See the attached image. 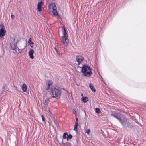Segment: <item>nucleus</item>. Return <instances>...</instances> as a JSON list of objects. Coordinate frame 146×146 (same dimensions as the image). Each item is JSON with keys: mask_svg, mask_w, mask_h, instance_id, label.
Masks as SVG:
<instances>
[{"mask_svg": "<svg viewBox=\"0 0 146 146\" xmlns=\"http://www.w3.org/2000/svg\"><path fill=\"white\" fill-rule=\"evenodd\" d=\"M81 96H83V94H81Z\"/></svg>", "mask_w": 146, "mask_h": 146, "instance_id": "36", "label": "nucleus"}, {"mask_svg": "<svg viewBox=\"0 0 146 146\" xmlns=\"http://www.w3.org/2000/svg\"><path fill=\"white\" fill-rule=\"evenodd\" d=\"M62 31L63 36L62 37V41L63 43H64V25L62 26Z\"/></svg>", "mask_w": 146, "mask_h": 146, "instance_id": "17", "label": "nucleus"}, {"mask_svg": "<svg viewBox=\"0 0 146 146\" xmlns=\"http://www.w3.org/2000/svg\"><path fill=\"white\" fill-rule=\"evenodd\" d=\"M133 126L131 125V123H129V125H128V126H127V127H126V128L127 130H129L130 129H131Z\"/></svg>", "mask_w": 146, "mask_h": 146, "instance_id": "16", "label": "nucleus"}, {"mask_svg": "<svg viewBox=\"0 0 146 146\" xmlns=\"http://www.w3.org/2000/svg\"><path fill=\"white\" fill-rule=\"evenodd\" d=\"M76 60L78 63V65L80 64L84 59L83 57L80 56H76Z\"/></svg>", "mask_w": 146, "mask_h": 146, "instance_id": "7", "label": "nucleus"}, {"mask_svg": "<svg viewBox=\"0 0 146 146\" xmlns=\"http://www.w3.org/2000/svg\"><path fill=\"white\" fill-rule=\"evenodd\" d=\"M37 10L39 12H40L41 11V7H39L37 6Z\"/></svg>", "mask_w": 146, "mask_h": 146, "instance_id": "23", "label": "nucleus"}, {"mask_svg": "<svg viewBox=\"0 0 146 146\" xmlns=\"http://www.w3.org/2000/svg\"><path fill=\"white\" fill-rule=\"evenodd\" d=\"M64 133H65V135L66 136L67 135L68 136V133L67 132Z\"/></svg>", "mask_w": 146, "mask_h": 146, "instance_id": "34", "label": "nucleus"}, {"mask_svg": "<svg viewBox=\"0 0 146 146\" xmlns=\"http://www.w3.org/2000/svg\"><path fill=\"white\" fill-rule=\"evenodd\" d=\"M64 133L63 135H62V137H63V139H64Z\"/></svg>", "mask_w": 146, "mask_h": 146, "instance_id": "35", "label": "nucleus"}, {"mask_svg": "<svg viewBox=\"0 0 146 146\" xmlns=\"http://www.w3.org/2000/svg\"><path fill=\"white\" fill-rule=\"evenodd\" d=\"M33 53V50L32 49H30L29 52V54L30 57L32 59H33L34 58Z\"/></svg>", "mask_w": 146, "mask_h": 146, "instance_id": "8", "label": "nucleus"}, {"mask_svg": "<svg viewBox=\"0 0 146 146\" xmlns=\"http://www.w3.org/2000/svg\"><path fill=\"white\" fill-rule=\"evenodd\" d=\"M51 6L52 7L53 14L54 15H57L58 14V13L56 11V8L55 5V4L54 3L52 4Z\"/></svg>", "mask_w": 146, "mask_h": 146, "instance_id": "5", "label": "nucleus"}, {"mask_svg": "<svg viewBox=\"0 0 146 146\" xmlns=\"http://www.w3.org/2000/svg\"><path fill=\"white\" fill-rule=\"evenodd\" d=\"M78 125V124H75V125L74 126V130L76 131L77 133L78 132V130H77V126Z\"/></svg>", "mask_w": 146, "mask_h": 146, "instance_id": "20", "label": "nucleus"}, {"mask_svg": "<svg viewBox=\"0 0 146 146\" xmlns=\"http://www.w3.org/2000/svg\"><path fill=\"white\" fill-rule=\"evenodd\" d=\"M89 86L90 88L93 91L95 92L96 91V90L94 88V86L92 85V84L91 83H90L89 84Z\"/></svg>", "mask_w": 146, "mask_h": 146, "instance_id": "15", "label": "nucleus"}, {"mask_svg": "<svg viewBox=\"0 0 146 146\" xmlns=\"http://www.w3.org/2000/svg\"><path fill=\"white\" fill-rule=\"evenodd\" d=\"M11 48L12 50H15L16 49V45L15 43L12 42L10 43Z\"/></svg>", "mask_w": 146, "mask_h": 146, "instance_id": "12", "label": "nucleus"}, {"mask_svg": "<svg viewBox=\"0 0 146 146\" xmlns=\"http://www.w3.org/2000/svg\"><path fill=\"white\" fill-rule=\"evenodd\" d=\"M0 27H1V28L0 29V38H1L5 35L6 31L5 29L4 26L3 24H1Z\"/></svg>", "mask_w": 146, "mask_h": 146, "instance_id": "3", "label": "nucleus"}, {"mask_svg": "<svg viewBox=\"0 0 146 146\" xmlns=\"http://www.w3.org/2000/svg\"><path fill=\"white\" fill-rule=\"evenodd\" d=\"M66 146H71V144L70 143H66L65 144Z\"/></svg>", "mask_w": 146, "mask_h": 146, "instance_id": "25", "label": "nucleus"}, {"mask_svg": "<svg viewBox=\"0 0 146 146\" xmlns=\"http://www.w3.org/2000/svg\"><path fill=\"white\" fill-rule=\"evenodd\" d=\"M67 137L65 135V133H64V139H67Z\"/></svg>", "mask_w": 146, "mask_h": 146, "instance_id": "33", "label": "nucleus"}, {"mask_svg": "<svg viewBox=\"0 0 146 146\" xmlns=\"http://www.w3.org/2000/svg\"><path fill=\"white\" fill-rule=\"evenodd\" d=\"M50 101L48 98H47L46 99L45 101V104L46 105H48L49 104Z\"/></svg>", "mask_w": 146, "mask_h": 146, "instance_id": "18", "label": "nucleus"}, {"mask_svg": "<svg viewBox=\"0 0 146 146\" xmlns=\"http://www.w3.org/2000/svg\"><path fill=\"white\" fill-rule=\"evenodd\" d=\"M11 17L12 19H15V16L13 15H11Z\"/></svg>", "mask_w": 146, "mask_h": 146, "instance_id": "27", "label": "nucleus"}, {"mask_svg": "<svg viewBox=\"0 0 146 146\" xmlns=\"http://www.w3.org/2000/svg\"><path fill=\"white\" fill-rule=\"evenodd\" d=\"M95 112L98 114H99L101 112L100 110L98 108H96L95 109Z\"/></svg>", "mask_w": 146, "mask_h": 146, "instance_id": "19", "label": "nucleus"}, {"mask_svg": "<svg viewBox=\"0 0 146 146\" xmlns=\"http://www.w3.org/2000/svg\"><path fill=\"white\" fill-rule=\"evenodd\" d=\"M32 39L31 38H30L29 39V40L28 41V43L29 44V45H30L31 46L32 48H33V44H34V43L33 42L31 41Z\"/></svg>", "mask_w": 146, "mask_h": 146, "instance_id": "10", "label": "nucleus"}, {"mask_svg": "<svg viewBox=\"0 0 146 146\" xmlns=\"http://www.w3.org/2000/svg\"><path fill=\"white\" fill-rule=\"evenodd\" d=\"M22 90L23 92H26L27 90V86L26 85L24 84L22 86Z\"/></svg>", "mask_w": 146, "mask_h": 146, "instance_id": "11", "label": "nucleus"}, {"mask_svg": "<svg viewBox=\"0 0 146 146\" xmlns=\"http://www.w3.org/2000/svg\"><path fill=\"white\" fill-rule=\"evenodd\" d=\"M124 146H126V145H125Z\"/></svg>", "mask_w": 146, "mask_h": 146, "instance_id": "38", "label": "nucleus"}, {"mask_svg": "<svg viewBox=\"0 0 146 146\" xmlns=\"http://www.w3.org/2000/svg\"><path fill=\"white\" fill-rule=\"evenodd\" d=\"M13 50V52L14 53H15L17 52V51L15 49V50Z\"/></svg>", "mask_w": 146, "mask_h": 146, "instance_id": "29", "label": "nucleus"}, {"mask_svg": "<svg viewBox=\"0 0 146 146\" xmlns=\"http://www.w3.org/2000/svg\"><path fill=\"white\" fill-rule=\"evenodd\" d=\"M51 84L52 83L50 81H49L48 83H46V90H49L50 88V86Z\"/></svg>", "mask_w": 146, "mask_h": 146, "instance_id": "13", "label": "nucleus"}, {"mask_svg": "<svg viewBox=\"0 0 146 146\" xmlns=\"http://www.w3.org/2000/svg\"><path fill=\"white\" fill-rule=\"evenodd\" d=\"M54 123L57 126L58 124L57 122L56 121H54Z\"/></svg>", "mask_w": 146, "mask_h": 146, "instance_id": "30", "label": "nucleus"}, {"mask_svg": "<svg viewBox=\"0 0 146 146\" xmlns=\"http://www.w3.org/2000/svg\"><path fill=\"white\" fill-rule=\"evenodd\" d=\"M53 97L56 99L59 98L61 96V91L60 90L54 87L51 88Z\"/></svg>", "mask_w": 146, "mask_h": 146, "instance_id": "2", "label": "nucleus"}, {"mask_svg": "<svg viewBox=\"0 0 146 146\" xmlns=\"http://www.w3.org/2000/svg\"><path fill=\"white\" fill-rule=\"evenodd\" d=\"M91 68L86 65H83L82 68L81 72L83 73L82 75L86 77H90L92 74Z\"/></svg>", "mask_w": 146, "mask_h": 146, "instance_id": "1", "label": "nucleus"}, {"mask_svg": "<svg viewBox=\"0 0 146 146\" xmlns=\"http://www.w3.org/2000/svg\"><path fill=\"white\" fill-rule=\"evenodd\" d=\"M72 137V135L70 134H69L68 135V136L67 138V140L68 141V140L69 139H71Z\"/></svg>", "mask_w": 146, "mask_h": 146, "instance_id": "22", "label": "nucleus"}, {"mask_svg": "<svg viewBox=\"0 0 146 146\" xmlns=\"http://www.w3.org/2000/svg\"><path fill=\"white\" fill-rule=\"evenodd\" d=\"M15 40V39H14V40Z\"/></svg>", "mask_w": 146, "mask_h": 146, "instance_id": "37", "label": "nucleus"}, {"mask_svg": "<svg viewBox=\"0 0 146 146\" xmlns=\"http://www.w3.org/2000/svg\"><path fill=\"white\" fill-rule=\"evenodd\" d=\"M2 89H3L4 90L5 89H6V88H5V86H3V87H2Z\"/></svg>", "mask_w": 146, "mask_h": 146, "instance_id": "32", "label": "nucleus"}, {"mask_svg": "<svg viewBox=\"0 0 146 146\" xmlns=\"http://www.w3.org/2000/svg\"><path fill=\"white\" fill-rule=\"evenodd\" d=\"M82 100L84 102L86 103L88 100V98L87 97H83L82 98Z\"/></svg>", "mask_w": 146, "mask_h": 146, "instance_id": "14", "label": "nucleus"}, {"mask_svg": "<svg viewBox=\"0 0 146 146\" xmlns=\"http://www.w3.org/2000/svg\"><path fill=\"white\" fill-rule=\"evenodd\" d=\"M111 115L112 116H113L115 118H116L118 120L120 121H121V118L119 116L118 114H111Z\"/></svg>", "mask_w": 146, "mask_h": 146, "instance_id": "9", "label": "nucleus"}, {"mask_svg": "<svg viewBox=\"0 0 146 146\" xmlns=\"http://www.w3.org/2000/svg\"><path fill=\"white\" fill-rule=\"evenodd\" d=\"M41 117L42 118L43 121H45V118H44V117L43 116V115H41Z\"/></svg>", "mask_w": 146, "mask_h": 146, "instance_id": "24", "label": "nucleus"}, {"mask_svg": "<svg viewBox=\"0 0 146 146\" xmlns=\"http://www.w3.org/2000/svg\"><path fill=\"white\" fill-rule=\"evenodd\" d=\"M122 125L124 127H127L129 125V122L127 120H122V119L120 121Z\"/></svg>", "mask_w": 146, "mask_h": 146, "instance_id": "6", "label": "nucleus"}, {"mask_svg": "<svg viewBox=\"0 0 146 146\" xmlns=\"http://www.w3.org/2000/svg\"><path fill=\"white\" fill-rule=\"evenodd\" d=\"M76 121L75 124H78V118L76 117Z\"/></svg>", "mask_w": 146, "mask_h": 146, "instance_id": "26", "label": "nucleus"}, {"mask_svg": "<svg viewBox=\"0 0 146 146\" xmlns=\"http://www.w3.org/2000/svg\"><path fill=\"white\" fill-rule=\"evenodd\" d=\"M90 132V129H89L86 131V133L87 134H89Z\"/></svg>", "mask_w": 146, "mask_h": 146, "instance_id": "28", "label": "nucleus"}, {"mask_svg": "<svg viewBox=\"0 0 146 146\" xmlns=\"http://www.w3.org/2000/svg\"><path fill=\"white\" fill-rule=\"evenodd\" d=\"M43 3L42 2V0H41V1L39 2L37 6L39 7H42V5L43 4Z\"/></svg>", "mask_w": 146, "mask_h": 146, "instance_id": "21", "label": "nucleus"}, {"mask_svg": "<svg viewBox=\"0 0 146 146\" xmlns=\"http://www.w3.org/2000/svg\"><path fill=\"white\" fill-rule=\"evenodd\" d=\"M55 50H56V52L57 53H58V51L57 49L56 48V47L55 48Z\"/></svg>", "mask_w": 146, "mask_h": 146, "instance_id": "31", "label": "nucleus"}, {"mask_svg": "<svg viewBox=\"0 0 146 146\" xmlns=\"http://www.w3.org/2000/svg\"><path fill=\"white\" fill-rule=\"evenodd\" d=\"M69 43V40L68 38V35L64 27V45L67 46Z\"/></svg>", "mask_w": 146, "mask_h": 146, "instance_id": "4", "label": "nucleus"}]
</instances>
